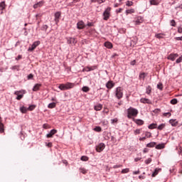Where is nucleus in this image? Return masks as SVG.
I'll list each match as a JSON object with an SVG mask.
<instances>
[{
  "label": "nucleus",
  "mask_w": 182,
  "mask_h": 182,
  "mask_svg": "<svg viewBox=\"0 0 182 182\" xmlns=\"http://www.w3.org/2000/svg\"><path fill=\"white\" fill-rule=\"evenodd\" d=\"M151 93V87H150V85H149L148 87H146V94L150 95Z\"/></svg>",
  "instance_id": "obj_29"
},
{
  "label": "nucleus",
  "mask_w": 182,
  "mask_h": 182,
  "mask_svg": "<svg viewBox=\"0 0 182 182\" xmlns=\"http://www.w3.org/2000/svg\"><path fill=\"white\" fill-rule=\"evenodd\" d=\"M35 107H36L35 105H30L28 107V110H30V112H32V110H33L35 109Z\"/></svg>",
  "instance_id": "obj_46"
},
{
  "label": "nucleus",
  "mask_w": 182,
  "mask_h": 182,
  "mask_svg": "<svg viewBox=\"0 0 182 182\" xmlns=\"http://www.w3.org/2000/svg\"><path fill=\"white\" fill-rule=\"evenodd\" d=\"M140 102H141V103H144V104H146V105H151V100H150L149 99H147V98H141V100H140Z\"/></svg>",
  "instance_id": "obj_12"
},
{
  "label": "nucleus",
  "mask_w": 182,
  "mask_h": 182,
  "mask_svg": "<svg viewBox=\"0 0 182 182\" xmlns=\"http://www.w3.org/2000/svg\"><path fill=\"white\" fill-rule=\"evenodd\" d=\"M39 45H41V41L34 42L31 46V47L28 48V52H32L33 50H35V49H36V47L39 46Z\"/></svg>",
  "instance_id": "obj_6"
},
{
  "label": "nucleus",
  "mask_w": 182,
  "mask_h": 182,
  "mask_svg": "<svg viewBox=\"0 0 182 182\" xmlns=\"http://www.w3.org/2000/svg\"><path fill=\"white\" fill-rule=\"evenodd\" d=\"M106 87L108 89H113V87H114V83L113 82V81H108L107 83L106 84Z\"/></svg>",
  "instance_id": "obj_11"
},
{
  "label": "nucleus",
  "mask_w": 182,
  "mask_h": 182,
  "mask_svg": "<svg viewBox=\"0 0 182 182\" xmlns=\"http://www.w3.org/2000/svg\"><path fill=\"white\" fill-rule=\"evenodd\" d=\"M133 1H127V2H126V6H133Z\"/></svg>",
  "instance_id": "obj_39"
},
{
  "label": "nucleus",
  "mask_w": 182,
  "mask_h": 182,
  "mask_svg": "<svg viewBox=\"0 0 182 182\" xmlns=\"http://www.w3.org/2000/svg\"><path fill=\"white\" fill-rule=\"evenodd\" d=\"M157 89H159V90H163V84H161V83H159L158 85H157Z\"/></svg>",
  "instance_id": "obj_44"
},
{
  "label": "nucleus",
  "mask_w": 182,
  "mask_h": 182,
  "mask_svg": "<svg viewBox=\"0 0 182 182\" xmlns=\"http://www.w3.org/2000/svg\"><path fill=\"white\" fill-rule=\"evenodd\" d=\"M80 173H82V174H86L87 173V170L82 168H80Z\"/></svg>",
  "instance_id": "obj_42"
},
{
  "label": "nucleus",
  "mask_w": 182,
  "mask_h": 182,
  "mask_svg": "<svg viewBox=\"0 0 182 182\" xmlns=\"http://www.w3.org/2000/svg\"><path fill=\"white\" fill-rule=\"evenodd\" d=\"M5 129L4 128V124L2 123V118L0 117V133H4Z\"/></svg>",
  "instance_id": "obj_17"
},
{
  "label": "nucleus",
  "mask_w": 182,
  "mask_h": 182,
  "mask_svg": "<svg viewBox=\"0 0 182 182\" xmlns=\"http://www.w3.org/2000/svg\"><path fill=\"white\" fill-rule=\"evenodd\" d=\"M48 109H55L56 107V104L55 102L50 103L48 105Z\"/></svg>",
  "instance_id": "obj_28"
},
{
  "label": "nucleus",
  "mask_w": 182,
  "mask_h": 182,
  "mask_svg": "<svg viewBox=\"0 0 182 182\" xmlns=\"http://www.w3.org/2000/svg\"><path fill=\"white\" fill-rule=\"evenodd\" d=\"M134 122L139 126H143V124H144V121L141 119H135Z\"/></svg>",
  "instance_id": "obj_21"
},
{
  "label": "nucleus",
  "mask_w": 182,
  "mask_h": 182,
  "mask_svg": "<svg viewBox=\"0 0 182 182\" xmlns=\"http://www.w3.org/2000/svg\"><path fill=\"white\" fill-rule=\"evenodd\" d=\"M129 171H130L129 168H124V169H122L121 173H122V174H126V173H129Z\"/></svg>",
  "instance_id": "obj_36"
},
{
  "label": "nucleus",
  "mask_w": 182,
  "mask_h": 182,
  "mask_svg": "<svg viewBox=\"0 0 182 182\" xmlns=\"http://www.w3.org/2000/svg\"><path fill=\"white\" fill-rule=\"evenodd\" d=\"M127 15H129V14H134V9H128L126 11Z\"/></svg>",
  "instance_id": "obj_33"
},
{
  "label": "nucleus",
  "mask_w": 182,
  "mask_h": 182,
  "mask_svg": "<svg viewBox=\"0 0 182 182\" xmlns=\"http://www.w3.org/2000/svg\"><path fill=\"white\" fill-rule=\"evenodd\" d=\"M80 159L82 160V161H87V160H89V158L86 156H82Z\"/></svg>",
  "instance_id": "obj_40"
},
{
  "label": "nucleus",
  "mask_w": 182,
  "mask_h": 182,
  "mask_svg": "<svg viewBox=\"0 0 182 182\" xmlns=\"http://www.w3.org/2000/svg\"><path fill=\"white\" fill-rule=\"evenodd\" d=\"M164 147H165L164 144H159L156 146V149L157 150H162V149H164Z\"/></svg>",
  "instance_id": "obj_25"
},
{
  "label": "nucleus",
  "mask_w": 182,
  "mask_h": 182,
  "mask_svg": "<svg viewBox=\"0 0 182 182\" xmlns=\"http://www.w3.org/2000/svg\"><path fill=\"white\" fill-rule=\"evenodd\" d=\"M14 95H16V100H21V99H22L23 97V95H25V90H21L19 91H15Z\"/></svg>",
  "instance_id": "obj_5"
},
{
  "label": "nucleus",
  "mask_w": 182,
  "mask_h": 182,
  "mask_svg": "<svg viewBox=\"0 0 182 182\" xmlns=\"http://www.w3.org/2000/svg\"><path fill=\"white\" fill-rule=\"evenodd\" d=\"M135 134H140V129H136L134 131Z\"/></svg>",
  "instance_id": "obj_57"
},
{
  "label": "nucleus",
  "mask_w": 182,
  "mask_h": 182,
  "mask_svg": "<svg viewBox=\"0 0 182 182\" xmlns=\"http://www.w3.org/2000/svg\"><path fill=\"white\" fill-rule=\"evenodd\" d=\"M87 26H93V23L88 22Z\"/></svg>",
  "instance_id": "obj_62"
},
{
  "label": "nucleus",
  "mask_w": 182,
  "mask_h": 182,
  "mask_svg": "<svg viewBox=\"0 0 182 182\" xmlns=\"http://www.w3.org/2000/svg\"><path fill=\"white\" fill-rule=\"evenodd\" d=\"M164 127H166V124H161L158 127V130H163Z\"/></svg>",
  "instance_id": "obj_38"
},
{
  "label": "nucleus",
  "mask_w": 182,
  "mask_h": 182,
  "mask_svg": "<svg viewBox=\"0 0 182 182\" xmlns=\"http://www.w3.org/2000/svg\"><path fill=\"white\" fill-rule=\"evenodd\" d=\"M145 137H148V139H150V137H151V133L149 132H145Z\"/></svg>",
  "instance_id": "obj_45"
},
{
  "label": "nucleus",
  "mask_w": 182,
  "mask_h": 182,
  "mask_svg": "<svg viewBox=\"0 0 182 182\" xmlns=\"http://www.w3.org/2000/svg\"><path fill=\"white\" fill-rule=\"evenodd\" d=\"M160 112H161V109H156L153 111V112L155 114L160 113Z\"/></svg>",
  "instance_id": "obj_49"
},
{
  "label": "nucleus",
  "mask_w": 182,
  "mask_h": 182,
  "mask_svg": "<svg viewBox=\"0 0 182 182\" xmlns=\"http://www.w3.org/2000/svg\"><path fill=\"white\" fill-rule=\"evenodd\" d=\"M171 26H176V21L174 20L171 21Z\"/></svg>",
  "instance_id": "obj_50"
},
{
  "label": "nucleus",
  "mask_w": 182,
  "mask_h": 182,
  "mask_svg": "<svg viewBox=\"0 0 182 182\" xmlns=\"http://www.w3.org/2000/svg\"><path fill=\"white\" fill-rule=\"evenodd\" d=\"M95 132H102V127H96L95 129H94Z\"/></svg>",
  "instance_id": "obj_43"
},
{
  "label": "nucleus",
  "mask_w": 182,
  "mask_h": 182,
  "mask_svg": "<svg viewBox=\"0 0 182 182\" xmlns=\"http://www.w3.org/2000/svg\"><path fill=\"white\" fill-rule=\"evenodd\" d=\"M42 28H43V31H47L48 26V25H43Z\"/></svg>",
  "instance_id": "obj_52"
},
{
  "label": "nucleus",
  "mask_w": 182,
  "mask_h": 182,
  "mask_svg": "<svg viewBox=\"0 0 182 182\" xmlns=\"http://www.w3.org/2000/svg\"><path fill=\"white\" fill-rule=\"evenodd\" d=\"M149 2H150V5L157 6L160 4V1L159 0H150Z\"/></svg>",
  "instance_id": "obj_20"
},
{
  "label": "nucleus",
  "mask_w": 182,
  "mask_h": 182,
  "mask_svg": "<svg viewBox=\"0 0 182 182\" xmlns=\"http://www.w3.org/2000/svg\"><path fill=\"white\" fill-rule=\"evenodd\" d=\"M182 62V55L181 57H179L176 60V63H181Z\"/></svg>",
  "instance_id": "obj_47"
},
{
  "label": "nucleus",
  "mask_w": 182,
  "mask_h": 182,
  "mask_svg": "<svg viewBox=\"0 0 182 182\" xmlns=\"http://www.w3.org/2000/svg\"><path fill=\"white\" fill-rule=\"evenodd\" d=\"M102 107H103V105H102L101 104H98L97 105H95L94 107V109L97 112H99L101 109H102Z\"/></svg>",
  "instance_id": "obj_23"
},
{
  "label": "nucleus",
  "mask_w": 182,
  "mask_h": 182,
  "mask_svg": "<svg viewBox=\"0 0 182 182\" xmlns=\"http://www.w3.org/2000/svg\"><path fill=\"white\" fill-rule=\"evenodd\" d=\"M155 36L158 39H163V38H164V33H158Z\"/></svg>",
  "instance_id": "obj_31"
},
{
  "label": "nucleus",
  "mask_w": 182,
  "mask_h": 182,
  "mask_svg": "<svg viewBox=\"0 0 182 182\" xmlns=\"http://www.w3.org/2000/svg\"><path fill=\"white\" fill-rule=\"evenodd\" d=\"M176 58H178V54H177V53H171V54L168 56V59L169 60H172V61L176 60Z\"/></svg>",
  "instance_id": "obj_9"
},
{
  "label": "nucleus",
  "mask_w": 182,
  "mask_h": 182,
  "mask_svg": "<svg viewBox=\"0 0 182 182\" xmlns=\"http://www.w3.org/2000/svg\"><path fill=\"white\" fill-rule=\"evenodd\" d=\"M43 4H44L43 1H39L38 3L34 4L33 8H34L35 9H36V8H39V6H42L43 5Z\"/></svg>",
  "instance_id": "obj_24"
},
{
  "label": "nucleus",
  "mask_w": 182,
  "mask_h": 182,
  "mask_svg": "<svg viewBox=\"0 0 182 182\" xmlns=\"http://www.w3.org/2000/svg\"><path fill=\"white\" fill-rule=\"evenodd\" d=\"M178 153H179V154H181V156H182V148L181 147L179 148Z\"/></svg>",
  "instance_id": "obj_64"
},
{
  "label": "nucleus",
  "mask_w": 182,
  "mask_h": 182,
  "mask_svg": "<svg viewBox=\"0 0 182 182\" xmlns=\"http://www.w3.org/2000/svg\"><path fill=\"white\" fill-rule=\"evenodd\" d=\"M57 133H58V130H56V129H52V130L50 132V133L46 135V137H47L48 139H50V138L53 137L54 134H56Z\"/></svg>",
  "instance_id": "obj_10"
},
{
  "label": "nucleus",
  "mask_w": 182,
  "mask_h": 182,
  "mask_svg": "<svg viewBox=\"0 0 182 182\" xmlns=\"http://www.w3.org/2000/svg\"><path fill=\"white\" fill-rule=\"evenodd\" d=\"M146 76H147V73H141L139 74V79H142V80H144Z\"/></svg>",
  "instance_id": "obj_26"
},
{
  "label": "nucleus",
  "mask_w": 182,
  "mask_h": 182,
  "mask_svg": "<svg viewBox=\"0 0 182 182\" xmlns=\"http://www.w3.org/2000/svg\"><path fill=\"white\" fill-rule=\"evenodd\" d=\"M28 79L31 80V79H33V74H30L28 75Z\"/></svg>",
  "instance_id": "obj_53"
},
{
  "label": "nucleus",
  "mask_w": 182,
  "mask_h": 182,
  "mask_svg": "<svg viewBox=\"0 0 182 182\" xmlns=\"http://www.w3.org/2000/svg\"><path fill=\"white\" fill-rule=\"evenodd\" d=\"M137 114H139V110H137V109L130 107L127 109L128 119H132V117H136V116H137Z\"/></svg>",
  "instance_id": "obj_1"
},
{
  "label": "nucleus",
  "mask_w": 182,
  "mask_h": 182,
  "mask_svg": "<svg viewBox=\"0 0 182 182\" xmlns=\"http://www.w3.org/2000/svg\"><path fill=\"white\" fill-rule=\"evenodd\" d=\"M115 96L118 100L123 97V88L122 87H117L115 90Z\"/></svg>",
  "instance_id": "obj_3"
},
{
  "label": "nucleus",
  "mask_w": 182,
  "mask_h": 182,
  "mask_svg": "<svg viewBox=\"0 0 182 182\" xmlns=\"http://www.w3.org/2000/svg\"><path fill=\"white\" fill-rule=\"evenodd\" d=\"M140 23H143V18L141 16L137 17L136 20L135 21L136 25H140Z\"/></svg>",
  "instance_id": "obj_19"
},
{
  "label": "nucleus",
  "mask_w": 182,
  "mask_h": 182,
  "mask_svg": "<svg viewBox=\"0 0 182 182\" xmlns=\"http://www.w3.org/2000/svg\"><path fill=\"white\" fill-rule=\"evenodd\" d=\"M131 65H132V66H134V65H136V60H132V61L131 62Z\"/></svg>",
  "instance_id": "obj_60"
},
{
  "label": "nucleus",
  "mask_w": 182,
  "mask_h": 182,
  "mask_svg": "<svg viewBox=\"0 0 182 182\" xmlns=\"http://www.w3.org/2000/svg\"><path fill=\"white\" fill-rule=\"evenodd\" d=\"M77 41H76V39H75V38H70L68 40V43H69V44H72V43H73V44H75V43H77Z\"/></svg>",
  "instance_id": "obj_22"
},
{
  "label": "nucleus",
  "mask_w": 182,
  "mask_h": 182,
  "mask_svg": "<svg viewBox=\"0 0 182 182\" xmlns=\"http://www.w3.org/2000/svg\"><path fill=\"white\" fill-rule=\"evenodd\" d=\"M60 15H62V14L60 11L56 12L55 14V23H58L59 22V19L60 18Z\"/></svg>",
  "instance_id": "obj_13"
},
{
  "label": "nucleus",
  "mask_w": 182,
  "mask_h": 182,
  "mask_svg": "<svg viewBox=\"0 0 182 182\" xmlns=\"http://www.w3.org/2000/svg\"><path fill=\"white\" fill-rule=\"evenodd\" d=\"M82 92H89V90H90V88H89V87H83L82 88Z\"/></svg>",
  "instance_id": "obj_37"
},
{
  "label": "nucleus",
  "mask_w": 182,
  "mask_h": 182,
  "mask_svg": "<svg viewBox=\"0 0 182 182\" xmlns=\"http://www.w3.org/2000/svg\"><path fill=\"white\" fill-rule=\"evenodd\" d=\"M122 11H123V9L120 8V9L116 10V13L117 14H122Z\"/></svg>",
  "instance_id": "obj_51"
},
{
  "label": "nucleus",
  "mask_w": 182,
  "mask_h": 182,
  "mask_svg": "<svg viewBox=\"0 0 182 182\" xmlns=\"http://www.w3.org/2000/svg\"><path fill=\"white\" fill-rule=\"evenodd\" d=\"M140 141H144V140H146V136L139 138Z\"/></svg>",
  "instance_id": "obj_61"
},
{
  "label": "nucleus",
  "mask_w": 182,
  "mask_h": 182,
  "mask_svg": "<svg viewBox=\"0 0 182 182\" xmlns=\"http://www.w3.org/2000/svg\"><path fill=\"white\" fill-rule=\"evenodd\" d=\"M149 129H157V124H151L149 126Z\"/></svg>",
  "instance_id": "obj_32"
},
{
  "label": "nucleus",
  "mask_w": 182,
  "mask_h": 182,
  "mask_svg": "<svg viewBox=\"0 0 182 182\" xmlns=\"http://www.w3.org/2000/svg\"><path fill=\"white\" fill-rule=\"evenodd\" d=\"M104 45L107 49H112V48H113V44L109 41L105 42Z\"/></svg>",
  "instance_id": "obj_18"
},
{
  "label": "nucleus",
  "mask_w": 182,
  "mask_h": 182,
  "mask_svg": "<svg viewBox=\"0 0 182 182\" xmlns=\"http://www.w3.org/2000/svg\"><path fill=\"white\" fill-rule=\"evenodd\" d=\"M0 8L1 9V11H0V14H1V15H2V14H4V11H4V9H5V8H6V4H5V1H1L0 3Z\"/></svg>",
  "instance_id": "obj_14"
},
{
  "label": "nucleus",
  "mask_w": 182,
  "mask_h": 182,
  "mask_svg": "<svg viewBox=\"0 0 182 182\" xmlns=\"http://www.w3.org/2000/svg\"><path fill=\"white\" fill-rule=\"evenodd\" d=\"M164 116H165L166 117H167V116H171V113L166 112V113L164 114Z\"/></svg>",
  "instance_id": "obj_55"
},
{
  "label": "nucleus",
  "mask_w": 182,
  "mask_h": 182,
  "mask_svg": "<svg viewBox=\"0 0 182 182\" xmlns=\"http://www.w3.org/2000/svg\"><path fill=\"white\" fill-rule=\"evenodd\" d=\"M177 103H178V101H177V99H176V98L171 100V105H177Z\"/></svg>",
  "instance_id": "obj_41"
},
{
  "label": "nucleus",
  "mask_w": 182,
  "mask_h": 182,
  "mask_svg": "<svg viewBox=\"0 0 182 182\" xmlns=\"http://www.w3.org/2000/svg\"><path fill=\"white\" fill-rule=\"evenodd\" d=\"M111 122H112V124H114V123H117V118L112 119Z\"/></svg>",
  "instance_id": "obj_54"
},
{
  "label": "nucleus",
  "mask_w": 182,
  "mask_h": 182,
  "mask_svg": "<svg viewBox=\"0 0 182 182\" xmlns=\"http://www.w3.org/2000/svg\"><path fill=\"white\" fill-rule=\"evenodd\" d=\"M169 123L173 127H176V126H177L178 124V122L177 121V119H170Z\"/></svg>",
  "instance_id": "obj_15"
},
{
  "label": "nucleus",
  "mask_w": 182,
  "mask_h": 182,
  "mask_svg": "<svg viewBox=\"0 0 182 182\" xmlns=\"http://www.w3.org/2000/svg\"><path fill=\"white\" fill-rule=\"evenodd\" d=\"M42 87V84H36L33 88V92H38L39 89Z\"/></svg>",
  "instance_id": "obj_16"
},
{
  "label": "nucleus",
  "mask_w": 182,
  "mask_h": 182,
  "mask_svg": "<svg viewBox=\"0 0 182 182\" xmlns=\"http://www.w3.org/2000/svg\"><path fill=\"white\" fill-rule=\"evenodd\" d=\"M92 2H97L100 4L106 2V0H92Z\"/></svg>",
  "instance_id": "obj_35"
},
{
  "label": "nucleus",
  "mask_w": 182,
  "mask_h": 182,
  "mask_svg": "<svg viewBox=\"0 0 182 182\" xmlns=\"http://www.w3.org/2000/svg\"><path fill=\"white\" fill-rule=\"evenodd\" d=\"M150 163H151V158H149L145 161L146 164H150Z\"/></svg>",
  "instance_id": "obj_48"
},
{
  "label": "nucleus",
  "mask_w": 182,
  "mask_h": 182,
  "mask_svg": "<svg viewBox=\"0 0 182 182\" xmlns=\"http://www.w3.org/2000/svg\"><path fill=\"white\" fill-rule=\"evenodd\" d=\"M20 110L21 112V113H26L28 112V108H26V107H22L20 108Z\"/></svg>",
  "instance_id": "obj_30"
},
{
  "label": "nucleus",
  "mask_w": 182,
  "mask_h": 182,
  "mask_svg": "<svg viewBox=\"0 0 182 182\" xmlns=\"http://www.w3.org/2000/svg\"><path fill=\"white\" fill-rule=\"evenodd\" d=\"M178 33H182V26L178 27Z\"/></svg>",
  "instance_id": "obj_56"
},
{
  "label": "nucleus",
  "mask_w": 182,
  "mask_h": 182,
  "mask_svg": "<svg viewBox=\"0 0 182 182\" xmlns=\"http://www.w3.org/2000/svg\"><path fill=\"white\" fill-rule=\"evenodd\" d=\"M159 171H161V168H156L154 172L152 173V177H156V176L159 174Z\"/></svg>",
  "instance_id": "obj_27"
},
{
  "label": "nucleus",
  "mask_w": 182,
  "mask_h": 182,
  "mask_svg": "<svg viewBox=\"0 0 182 182\" xmlns=\"http://www.w3.org/2000/svg\"><path fill=\"white\" fill-rule=\"evenodd\" d=\"M77 29H85V28H86V25H85V22H83V21H80L77 23Z\"/></svg>",
  "instance_id": "obj_8"
},
{
  "label": "nucleus",
  "mask_w": 182,
  "mask_h": 182,
  "mask_svg": "<svg viewBox=\"0 0 182 182\" xmlns=\"http://www.w3.org/2000/svg\"><path fill=\"white\" fill-rule=\"evenodd\" d=\"M156 146V142H150L146 144V147H154Z\"/></svg>",
  "instance_id": "obj_34"
},
{
  "label": "nucleus",
  "mask_w": 182,
  "mask_h": 182,
  "mask_svg": "<svg viewBox=\"0 0 182 182\" xmlns=\"http://www.w3.org/2000/svg\"><path fill=\"white\" fill-rule=\"evenodd\" d=\"M120 5H122V4L117 3V4H115L114 5V8H117V7L120 6Z\"/></svg>",
  "instance_id": "obj_59"
},
{
  "label": "nucleus",
  "mask_w": 182,
  "mask_h": 182,
  "mask_svg": "<svg viewBox=\"0 0 182 182\" xmlns=\"http://www.w3.org/2000/svg\"><path fill=\"white\" fill-rule=\"evenodd\" d=\"M95 69H96V66H92V67H90V70H95Z\"/></svg>",
  "instance_id": "obj_63"
},
{
  "label": "nucleus",
  "mask_w": 182,
  "mask_h": 182,
  "mask_svg": "<svg viewBox=\"0 0 182 182\" xmlns=\"http://www.w3.org/2000/svg\"><path fill=\"white\" fill-rule=\"evenodd\" d=\"M112 11V8L107 7L103 13V19L104 21H108L109 18H110V12Z\"/></svg>",
  "instance_id": "obj_4"
},
{
  "label": "nucleus",
  "mask_w": 182,
  "mask_h": 182,
  "mask_svg": "<svg viewBox=\"0 0 182 182\" xmlns=\"http://www.w3.org/2000/svg\"><path fill=\"white\" fill-rule=\"evenodd\" d=\"M75 87V83L67 82L66 84H60L58 87L61 90H69V89H73Z\"/></svg>",
  "instance_id": "obj_2"
},
{
  "label": "nucleus",
  "mask_w": 182,
  "mask_h": 182,
  "mask_svg": "<svg viewBox=\"0 0 182 182\" xmlns=\"http://www.w3.org/2000/svg\"><path fill=\"white\" fill-rule=\"evenodd\" d=\"M105 147H106V146L105 145V144L101 143V144H100L98 146H97V147H96V151H97L98 153H100V152L103 151V150H105Z\"/></svg>",
  "instance_id": "obj_7"
},
{
  "label": "nucleus",
  "mask_w": 182,
  "mask_h": 182,
  "mask_svg": "<svg viewBox=\"0 0 182 182\" xmlns=\"http://www.w3.org/2000/svg\"><path fill=\"white\" fill-rule=\"evenodd\" d=\"M143 153H144V154L149 153V149H147V148L144 149Z\"/></svg>",
  "instance_id": "obj_58"
}]
</instances>
